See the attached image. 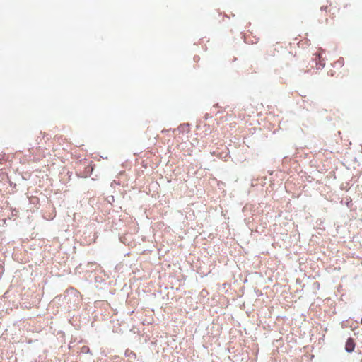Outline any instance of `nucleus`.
<instances>
[{"mask_svg": "<svg viewBox=\"0 0 362 362\" xmlns=\"http://www.w3.org/2000/svg\"><path fill=\"white\" fill-rule=\"evenodd\" d=\"M355 348V343L351 338H349L346 342L345 350L348 353H351Z\"/></svg>", "mask_w": 362, "mask_h": 362, "instance_id": "1", "label": "nucleus"}, {"mask_svg": "<svg viewBox=\"0 0 362 362\" xmlns=\"http://www.w3.org/2000/svg\"><path fill=\"white\" fill-rule=\"evenodd\" d=\"M81 351L83 353H88L89 352V347L88 346H83L82 348H81Z\"/></svg>", "mask_w": 362, "mask_h": 362, "instance_id": "2", "label": "nucleus"}]
</instances>
